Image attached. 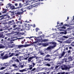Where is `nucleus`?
<instances>
[{
	"mask_svg": "<svg viewBox=\"0 0 74 74\" xmlns=\"http://www.w3.org/2000/svg\"><path fill=\"white\" fill-rule=\"evenodd\" d=\"M64 26H69L70 25L68 24H65L64 25Z\"/></svg>",
	"mask_w": 74,
	"mask_h": 74,
	"instance_id": "49530a36",
	"label": "nucleus"
},
{
	"mask_svg": "<svg viewBox=\"0 0 74 74\" xmlns=\"http://www.w3.org/2000/svg\"><path fill=\"white\" fill-rule=\"evenodd\" d=\"M3 30L2 29V27L1 26V25H0V32H2Z\"/></svg>",
	"mask_w": 74,
	"mask_h": 74,
	"instance_id": "f704fd0d",
	"label": "nucleus"
},
{
	"mask_svg": "<svg viewBox=\"0 0 74 74\" xmlns=\"http://www.w3.org/2000/svg\"><path fill=\"white\" fill-rule=\"evenodd\" d=\"M63 38H69V36H63Z\"/></svg>",
	"mask_w": 74,
	"mask_h": 74,
	"instance_id": "c85d7f7f",
	"label": "nucleus"
},
{
	"mask_svg": "<svg viewBox=\"0 0 74 74\" xmlns=\"http://www.w3.org/2000/svg\"><path fill=\"white\" fill-rule=\"evenodd\" d=\"M7 40V41H10V38H8Z\"/></svg>",
	"mask_w": 74,
	"mask_h": 74,
	"instance_id": "338daca9",
	"label": "nucleus"
},
{
	"mask_svg": "<svg viewBox=\"0 0 74 74\" xmlns=\"http://www.w3.org/2000/svg\"><path fill=\"white\" fill-rule=\"evenodd\" d=\"M57 25H58V26H59L60 25V23H59V22L58 21L57 23Z\"/></svg>",
	"mask_w": 74,
	"mask_h": 74,
	"instance_id": "864d4df0",
	"label": "nucleus"
},
{
	"mask_svg": "<svg viewBox=\"0 0 74 74\" xmlns=\"http://www.w3.org/2000/svg\"><path fill=\"white\" fill-rule=\"evenodd\" d=\"M9 55L8 54H6L4 56H3L2 57V60H4V59H6L8 58H10V57H12V56H13L14 55H15V54L14 53H11L10 52L9 54Z\"/></svg>",
	"mask_w": 74,
	"mask_h": 74,
	"instance_id": "f257e3e1",
	"label": "nucleus"
},
{
	"mask_svg": "<svg viewBox=\"0 0 74 74\" xmlns=\"http://www.w3.org/2000/svg\"><path fill=\"white\" fill-rule=\"evenodd\" d=\"M31 4L32 5H34L36 4V2H32L31 3Z\"/></svg>",
	"mask_w": 74,
	"mask_h": 74,
	"instance_id": "7c9ffc66",
	"label": "nucleus"
},
{
	"mask_svg": "<svg viewBox=\"0 0 74 74\" xmlns=\"http://www.w3.org/2000/svg\"><path fill=\"white\" fill-rule=\"evenodd\" d=\"M28 8L29 10H30V9H32L33 7H32V6H29L28 7Z\"/></svg>",
	"mask_w": 74,
	"mask_h": 74,
	"instance_id": "bb28decb",
	"label": "nucleus"
},
{
	"mask_svg": "<svg viewBox=\"0 0 74 74\" xmlns=\"http://www.w3.org/2000/svg\"><path fill=\"white\" fill-rule=\"evenodd\" d=\"M4 52H3V53H2L1 54V56H3L4 55Z\"/></svg>",
	"mask_w": 74,
	"mask_h": 74,
	"instance_id": "c03bdc74",
	"label": "nucleus"
},
{
	"mask_svg": "<svg viewBox=\"0 0 74 74\" xmlns=\"http://www.w3.org/2000/svg\"><path fill=\"white\" fill-rule=\"evenodd\" d=\"M3 17L4 16H6L7 18H10V16L7 15V14H3Z\"/></svg>",
	"mask_w": 74,
	"mask_h": 74,
	"instance_id": "4be33fe9",
	"label": "nucleus"
},
{
	"mask_svg": "<svg viewBox=\"0 0 74 74\" xmlns=\"http://www.w3.org/2000/svg\"><path fill=\"white\" fill-rule=\"evenodd\" d=\"M58 42H60V44H62V41H59V40H58Z\"/></svg>",
	"mask_w": 74,
	"mask_h": 74,
	"instance_id": "680f3d73",
	"label": "nucleus"
},
{
	"mask_svg": "<svg viewBox=\"0 0 74 74\" xmlns=\"http://www.w3.org/2000/svg\"><path fill=\"white\" fill-rule=\"evenodd\" d=\"M47 60H48V61H49H49H51V59H50L49 58H48Z\"/></svg>",
	"mask_w": 74,
	"mask_h": 74,
	"instance_id": "4d7b16f0",
	"label": "nucleus"
},
{
	"mask_svg": "<svg viewBox=\"0 0 74 74\" xmlns=\"http://www.w3.org/2000/svg\"><path fill=\"white\" fill-rule=\"evenodd\" d=\"M46 66H48V67H50L51 66V65L49 63H47L45 64Z\"/></svg>",
	"mask_w": 74,
	"mask_h": 74,
	"instance_id": "a878e982",
	"label": "nucleus"
},
{
	"mask_svg": "<svg viewBox=\"0 0 74 74\" xmlns=\"http://www.w3.org/2000/svg\"><path fill=\"white\" fill-rule=\"evenodd\" d=\"M10 8L12 10H15V6H14V5H12L10 6Z\"/></svg>",
	"mask_w": 74,
	"mask_h": 74,
	"instance_id": "a211bd4d",
	"label": "nucleus"
},
{
	"mask_svg": "<svg viewBox=\"0 0 74 74\" xmlns=\"http://www.w3.org/2000/svg\"><path fill=\"white\" fill-rule=\"evenodd\" d=\"M71 68L70 66L68 67L66 65H64L62 66L61 67V69L62 70H69Z\"/></svg>",
	"mask_w": 74,
	"mask_h": 74,
	"instance_id": "7ed1b4c3",
	"label": "nucleus"
},
{
	"mask_svg": "<svg viewBox=\"0 0 74 74\" xmlns=\"http://www.w3.org/2000/svg\"><path fill=\"white\" fill-rule=\"evenodd\" d=\"M29 51H33V49L31 48H29Z\"/></svg>",
	"mask_w": 74,
	"mask_h": 74,
	"instance_id": "a19ab883",
	"label": "nucleus"
},
{
	"mask_svg": "<svg viewBox=\"0 0 74 74\" xmlns=\"http://www.w3.org/2000/svg\"><path fill=\"white\" fill-rule=\"evenodd\" d=\"M12 28H11L9 29L8 27L7 26H6L5 27H3L4 30H8L9 31H10L11 30H12Z\"/></svg>",
	"mask_w": 74,
	"mask_h": 74,
	"instance_id": "1a4fd4ad",
	"label": "nucleus"
},
{
	"mask_svg": "<svg viewBox=\"0 0 74 74\" xmlns=\"http://www.w3.org/2000/svg\"><path fill=\"white\" fill-rule=\"evenodd\" d=\"M28 46V45H18V48H23V47H27Z\"/></svg>",
	"mask_w": 74,
	"mask_h": 74,
	"instance_id": "423d86ee",
	"label": "nucleus"
},
{
	"mask_svg": "<svg viewBox=\"0 0 74 74\" xmlns=\"http://www.w3.org/2000/svg\"><path fill=\"white\" fill-rule=\"evenodd\" d=\"M16 26H17V25H14L12 26V28L14 29H13V30H18V27H17L16 28Z\"/></svg>",
	"mask_w": 74,
	"mask_h": 74,
	"instance_id": "9d476101",
	"label": "nucleus"
},
{
	"mask_svg": "<svg viewBox=\"0 0 74 74\" xmlns=\"http://www.w3.org/2000/svg\"><path fill=\"white\" fill-rule=\"evenodd\" d=\"M10 12L11 13V16H12V17H14V16H15V14H14V12H12L11 11H10Z\"/></svg>",
	"mask_w": 74,
	"mask_h": 74,
	"instance_id": "dca6fc26",
	"label": "nucleus"
},
{
	"mask_svg": "<svg viewBox=\"0 0 74 74\" xmlns=\"http://www.w3.org/2000/svg\"><path fill=\"white\" fill-rule=\"evenodd\" d=\"M66 53V52L64 51H63L62 53L60 56H59V58H62L64 56V55Z\"/></svg>",
	"mask_w": 74,
	"mask_h": 74,
	"instance_id": "2eb2a0df",
	"label": "nucleus"
},
{
	"mask_svg": "<svg viewBox=\"0 0 74 74\" xmlns=\"http://www.w3.org/2000/svg\"><path fill=\"white\" fill-rule=\"evenodd\" d=\"M45 54L43 53H40V55H44Z\"/></svg>",
	"mask_w": 74,
	"mask_h": 74,
	"instance_id": "5fc2aeb1",
	"label": "nucleus"
},
{
	"mask_svg": "<svg viewBox=\"0 0 74 74\" xmlns=\"http://www.w3.org/2000/svg\"><path fill=\"white\" fill-rule=\"evenodd\" d=\"M49 45V44L48 43H44L42 44V45L43 47H47Z\"/></svg>",
	"mask_w": 74,
	"mask_h": 74,
	"instance_id": "f3484780",
	"label": "nucleus"
},
{
	"mask_svg": "<svg viewBox=\"0 0 74 74\" xmlns=\"http://www.w3.org/2000/svg\"><path fill=\"white\" fill-rule=\"evenodd\" d=\"M18 8H19V7H18L17 8H15L14 7V9H18Z\"/></svg>",
	"mask_w": 74,
	"mask_h": 74,
	"instance_id": "69168bd1",
	"label": "nucleus"
},
{
	"mask_svg": "<svg viewBox=\"0 0 74 74\" xmlns=\"http://www.w3.org/2000/svg\"><path fill=\"white\" fill-rule=\"evenodd\" d=\"M19 7L20 8H22V4L21 3H19Z\"/></svg>",
	"mask_w": 74,
	"mask_h": 74,
	"instance_id": "72a5a7b5",
	"label": "nucleus"
},
{
	"mask_svg": "<svg viewBox=\"0 0 74 74\" xmlns=\"http://www.w3.org/2000/svg\"><path fill=\"white\" fill-rule=\"evenodd\" d=\"M4 4L3 3H0V6H2V5H3Z\"/></svg>",
	"mask_w": 74,
	"mask_h": 74,
	"instance_id": "bf43d9fd",
	"label": "nucleus"
},
{
	"mask_svg": "<svg viewBox=\"0 0 74 74\" xmlns=\"http://www.w3.org/2000/svg\"><path fill=\"white\" fill-rule=\"evenodd\" d=\"M67 52L69 54H70V53H71V51L69 50L67 51Z\"/></svg>",
	"mask_w": 74,
	"mask_h": 74,
	"instance_id": "e433bc0d",
	"label": "nucleus"
},
{
	"mask_svg": "<svg viewBox=\"0 0 74 74\" xmlns=\"http://www.w3.org/2000/svg\"><path fill=\"white\" fill-rule=\"evenodd\" d=\"M8 25H11V21L8 22Z\"/></svg>",
	"mask_w": 74,
	"mask_h": 74,
	"instance_id": "c9c22d12",
	"label": "nucleus"
},
{
	"mask_svg": "<svg viewBox=\"0 0 74 74\" xmlns=\"http://www.w3.org/2000/svg\"><path fill=\"white\" fill-rule=\"evenodd\" d=\"M39 30V29L38 28H36V32H38V30Z\"/></svg>",
	"mask_w": 74,
	"mask_h": 74,
	"instance_id": "ea45409f",
	"label": "nucleus"
},
{
	"mask_svg": "<svg viewBox=\"0 0 74 74\" xmlns=\"http://www.w3.org/2000/svg\"><path fill=\"white\" fill-rule=\"evenodd\" d=\"M14 20H13L11 21V25H13L14 24H15L16 23V22H14Z\"/></svg>",
	"mask_w": 74,
	"mask_h": 74,
	"instance_id": "b1692460",
	"label": "nucleus"
},
{
	"mask_svg": "<svg viewBox=\"0 0 74 74\" xmlns=\"http://www.w3.org/2000/svg\"><path fill=\"white\" fill-rule=\"evenodd\" d=\"M34 36H31L30 37H27V38H34Z\"/></svg>",
	"mask_w": 74,
	"mask_h": 74,
	"instance_id": "4c0bfd02",
	"label": "nucleus"
},
{
	"mask_svg": "<svg viewBox=\"0 0 74 74\" xmlns=\"http://www.w3.org/2000/svg\"><path fill=\"white\" fill-rule=\"evenodd\" d=\"M21 17H20L18 19V20H17V19H16V22H16V23H22V21H21Z\"/></svg>",
	"mask_w": 74,
	"mask_h": 74,
	"instance_id": "6e6552de",
	"label": "nucleus"
},
{
	"mask_svg": "<svg viewBox=\"0 0 74 74\" xmlns=\"http://www.w3.org/2000/svg\"><path fill=\"white\" fill-rule=\"evenodd\" d=\"M36 57L34 56H32V57H29L28 59V62H31V60L33 59V58H35Z\"/></svg>",
	"mask_w": 74,
	"mask_h": 74,
	"instance_id": "f8f14e48",
	"label": "nucleus"
},
{
	"mask_svg": "<svg viewBox=\"0 0 74 74\" xmlns=\"http://www.w3.org/2000/svg\"><path fill=\"white\" fill-rule=\"evenodd\" d=\"M32 53H30V52L28 53V52H26L25 53L24 56L25 57H27V56H29V55H30V54H32Z\"/></svg>",
	"mask_w": 74,
	"mask_h": 74,
	"instance_id": "ddd939ff",
	"label": "nucleus"
},
{
	"mask_svg": "<svg viewBox=\"0 0 74 74\" xmlns=\"http://www.w3.org/2000/svg\"><path fill=\"white\" fill-rule=\"evenodd\" d=\"M26 70L25 69H23L22 70H19L20 72H23V71H25Z\"/></svg>",
	"mask_w": 74,
	"mask_h": 74,
	"instance_id": "cd10ccee",
	"label": "nucleus"
},
{
	"mask_svg": "<svg viewBox=\"0 0 74 74\" xmlns=\"http://www.w3.org/2000/svg\"><path fill=\"white\" fill-rule=\"evenodd\" d=\"M31 1H30L29 0H25V3H29V2H30Z\"/></svg>",
	"mask_w": 74,
	"mask_h": 74,
	"instance_id": "412c9836",
	"label": "nucleus"
},
{
	"mask_svg": "<svg viewBox=\"0 0 74 74\" xmlns=\"http://www.w3.org/2000/svg\"><path fill=\"white\" fill-rule=\"evenodd\" d=\"M30 26H29L28 27H26L25 29L26 30H30Z\"/></svg>",
	"mask_w": 74,
	"mask_h": 74,
	"instance_id": "aec40b11",
	"label": "nucleus"
},
{
	"mask_svg": "<svg viewBox=\"0 0 74 74\" xmlns=\"http://www.w3.org/2000/svg\"><path fill=\"white\" fill-rule=\"evenodd\" d=\"M16 59V58H14V57H12V60H14V62H19V60L18 59Z\"/></svg>",
	"mask_w": 74,
	"mask_h": 74,
	"instance_id": "9b49d317",
	"label": "nucleus"
},
{
	"mask_svg": "<svg viewBox=\"0 0 74 74\" xmlns=\"http://www.w3.org/2000/svg\"><path fill=\"white\" fill-rule=\"evenodd\" d=\"M49 43L50 44H53V45H54L53 46H51V48H54V47H55L56 46V43L55 42H49Z\"/></svg>",
	"mask_w": 74,
	"mask_h": 74,
	"instance_id": "0eeeda50",
	"label": "nucleus"
},
{
	"mask_svg": "<svg viewBox=\"0 0 74 74\" xmlns=\"http://www.w3.org/2000/svg\"><path fill=\"white\" fill-rule=\"evenodd\" d=\"M43 42H47L48 41V39H44L42 40Z\"/></svg>",
	"mask_w": 74,
	"mask_h": 74,
	"instance_id": "c756f323",
	"label": "nucleus"
},
{
	"mask_svg": "<svg viewBox=\"0 0 74 74\" xmlns=\"http://www.w3.org/2000/svg\"><path fill=\"white\" fill-rule=\"evenodd\" d=\"M3 36V33L0 32V38H1Z\"/></svg>",
	"mask_w": 74,
	"mask_h": 74,
	"instance_id": "2f4dec72",
	"label": "nucleus"
},
{
	"mask_svg": "<svg viewBox=\"0 0 74 74\" xmlns=\"http://www.w3.org/2000/svg\"><path fill=\"white\" fill-rule=\"evenodd\" d=\"M8 10H7V9L3 8V11H1V12H0V15H2V14H1L2 12V14H4V13H6V12H7Z\"/></svg>",
	"mask_w": 74,
	"mask_h": 74,
	"instance_id": "39448f33",
	"label": "nucleus"
},
{
	"mask_svg": "<svg viewBox=\"0 0 74 74\" xmlns=\"http://www.w3.org/2000/svg\"><path fill=\"white\" fill-rule=\"evenodd\" d=\"M29 70H32V69H33V67L32 66H31L30 67H29Z\"/></svg>",
	"mask_w": 74,
	"mask_h": 74,
	"instance_id": "3c124183",
	"label": "nucleus"
},
{
	"mask_svg": "<svg viewBox=\"0 0 74 74\" xmlns=\"http://www.w3.org/2000/svg\"><path fill=\"white\" fill-rule=\"evenodd\" d=\"M44 69L45 70H47V69H48V68H47L45 67L44 68Z\"/></svg>",
	"mask_w": 74,
	"mask_h": 74,
	"instance_id": "13d9d810",
	"label": "nucleus"
},
{
	"mask_svg": "<svg viewBox=\"0 0 74 74\" xmlns=\"http://www.w3.org/2000/svg\"><path fill=\"white\" fill-rule=\"evenodd\" d=\"M61 28H62V29H66V27L64 26L61 27Z\"/></svg>",
	"mask_w": 74,
	"mask_h": 74,
	"instance_id": "37998d69",
	"label": "nucleus"
},
{
	"mask_svg": "<svg viewBox=\"0 0 74 74\" xmlns=\"http://www.w3.org/2000/svg\"><path fill=\"white\" fill-rule=\"evenodd\" d=\"M49 57H50V55H49L48 54L47 55L45 56V58H49Z\"/></svg>",
	"mask_w": 74,
	"mask_h": 74,
	"instance_id": "473e14b6",
	"label": "nucleus"
},
{
	"mask_svg": "<svg viewBox=\"0 0 74 74\" xmlns=\"http://www.w3.org/2000/svg\"><path fill=\"white\" fill-rule=\"evenodd\" d=\"M21 11H22V12H18L17 13H16L15 14L16 15V16H18V15L17 16V15H22V14H23V13L24 12H26V10H25L23 11V9L22 8L21 9Z\"/></svg>",
	"mask_w": 74,
	"mask_h": 74,
	"instance_id": "f03ea898",
	"label": "nucleus"
},
{
	"mask_svg": "<svg viewBox=\"0 0 74 74\" xmlns=\"http://www.w3.org/2000/svg\"><path fill=\"white\" fill-rule=\"evenodd\" d=\"M51 48H52V47H51V46L48 47H47L48 49H51Z\"/></svg>",
	"mask_w": 74,
	"mask_h": 74,
	"instance_id": "58836bf2",
	"label": "nucleus"
},
{
	"mask_svg": "<svg viewBox=\"0 0 74 74\" xmlns=\"http://www.w3.org/2000/svg\"><path fill=\"white\" fill-rule=\"evenodd\" d=\"M11 4L10 3H8L6 5V8H8V7H11Z\"/></svg>",
	"mask_w": 74,
	"mask_h": 74,
	"instance_id": "5701e85b",
	"label": "nucleus"
},
{
	"mask_svg": "<svg viewBox=\"0 0 74 74\" xmlns=\"http://www.w3.org/2000/svg\"><path fill=\"white\" fill-rule=\"evenodd\" d=\"M63 33L64 34H67V32L65 31L64 32H63Z\"/></svg>",
	"mask_w": 74,
	"mask_h": 74,
	"instance_id": "8fccbe9b",
	"label": "nucleus"
},
{
	"mask_svg": "<svg viewBox=\"0 0 74 74\" xmlns=\"http://www.w3.org/2000/svg\"><path fill=\"white\" fill-rule=\"evenodd\" d=\"M29 56H28L27 57L24 58V60H27V59H28V58H29Z\"/></svg>",
	"mask_w": 74,
	"mask_h": 74,
	"instance_id": "de8ad7c7",
	"label": "nucleus"
},
{
	"mask_svg": "<svg viewBox=\"0 0 74 74\" xmlns=\"http://www.w3.org/2000/svg\"><path fill=\"white\" fill-rule=\"evenodd\" d=\"M8 64H7V63H4L3 64V66L4 67H3L0 68V70H4V69H5L6 67H7V66H9Z\"/></svg>",
	"mask_w": 74,
	"mask_h": 74,
	"instance_id": "20e7f679",
	"label": "nucleus"
},
{
	"mask_svg": "<svg viewBox=\"0 0 74 74\" xmlns=\"http://www.w3.org/2000/svg\"><path fill=\"white\" fill-rule=\"evenodd\" d=\"M59 65L58 66H56L55 68V69H58V67H59Z\"/></svg>",
	"mask_w": 74,
	"mask_h": 74,
	"instance_id": "a18cd8bd",
	"label": "nucleus"
},
{
	"mask_svg": "<svg viewBox=\"0 0 74 74\" xmlns=\"http://www.w3.org/2000/svg\"><path fill=\"white\" fill-rule=\"evenodd\" d=\"M61 74H65V72H63L61 73Z\"/></svg>",
	"mask_w": 74,
	"mask_h": 74,
	"instance_id": "774afa93",
	"label": "nucleus"
},
{
	"mask_svg": "<svg viewBox=\"0 0 74 74\" xmlns=\"http://www.w3.org/2000/svg\"><path fill=\"white\" fill-rule=\"evenodd\" d=\"M35 70H36V68H34L33 69H32L31 70V71H34Z\"/></svg>",
	"mask_w": 74,
	"mask_h": 74,
	"instance_id": "79ce46f5",
	"label": "nucleus"
},
{
	"mask_svg": "<svg viewBox=\"0 0 74 74\" xmlns=\"http://www.w3.org/2000/svg\"><path fill=\"white\" fill-rule=\"evenodd\" d=\"M5 48V46H3V45L0 44V49H1V48Z\"/></svg>",
	"mask_w": 74,
	"mask_h": 74,
	"instance_id": "6ab92c4d",
	"label": "nucleus"
},
{
	"mask_svg": "<svg viewBox=\"0 0 74 74\" xmlns=\"http://www.w3.org/2000/svg\"><path fill=\"white\" fill-rule=\"evenodd\" d=\"M14 54V56H19V54H21V53L20 52H19L18 53H17L16 54H15L14 53H13Z\"/></svg>",
	"mask_w": 74,
	"mask_h": 74,
	"instance_id": "393cba45",
	"label": "nucleus"
},
{
	"mask_svg": "<svg viewBox=\"0 0 74 74\" xmlns=\"http://www.w3.org/2000/svg\"><path fill=\"white\" fill-rule=\"evenodd\" d=\"M15 6H16V7H17V6L18 5V3H15Z\"/></svg>",
	"mask_w": 74,
	"mask_h": 74,
	"instance_id": "e2e57ef3",
	"label": "nucleus"
},
{
	"mask_svg": "<svg viewBox=\"0 0 74 74\" xmlns=\"http://www.w3.org/2000/svg\"><path fill=\"white\" fill-rule=\"evenodd\" d=\"M36 43H37V42H36V41H35L34 42H33L32 44H36Z\"/></svg>",
	"mask_w": 74,
	"mask_h": 74,
	"instance_id": "6e6d98bb",
	"label": "nucleus"
},
{
	"mask_svg": "<svg viewBox=\"0 0 74 74\" xmlns=\"http://www.w3.org/2000/svg\"><path fill=\"white\" fill-rule=\"evenodd\" d=\"M62 61L61 62L62 63H64V59H62Z\"/></svg>",
	"mask_w": 74,
	"mask_h": 74,
	"instance_id": "603ef678",
	"label": "nucleus"
},
{
	"mask_svg": "<svg viewBox=\"0 0 74 74\" xmlns=\"http://www.w3.org/2000/svg\"><path fill=\"white\" fill-rule=\"evenodd\" d=\"M24 30V29L23 28L22 29H21L20 30H21V31H23V30Z\"/></svg>",
	"mask_w": 74,
	"mask_h": 74,
	"instance_id": "052dcab7",
	"label": "nucleus"
},
{
	"mask_svg": "<svg viewBox=\"0 0 74 74\" xmlns=\"http://www.w3.org/2000/svg\"><path fill=\"white\" fill-rule=\"evenodd\" d=\"M71 40L70 39H69L66 40L65 41V42L67 44H70V43H71Z\"/></svg>",
	"mask_w": 74,
	"mask_h": 74,
	"instance_id": "4468645a",
	"label": "nucleus"
},
{
	"mask_svg": "<svg viewBox=\"0 0 74 74\" xmlns=\"http://www.w3.org/2000/svg\"><path fill=\"white\" fill-rule=\"evenodd\" d=\"M69 60H70V61H71L72 60V58L70 57L69 58Z\"/></svg>",
	"mask_w": 74,
	"mask_h": 74,
	"instance_id": "09e8293b",
	"label": "nucleus"
},
{
	"mask_svg": "<svg viewBox=\"0 0 74 74\" xmlns=\"http://www.w3.org/2000/svg\"><path fill=\"white\" fill-rule=\"evenodd\" d=\"M16 65V64H12V66H13V67H14Z\"/></svg>",
	"mask_w": 74,
	"mask_h": 74,
	"instance_id": "0e129e2a",
	"label": "nucleus"
}]
</instances>
